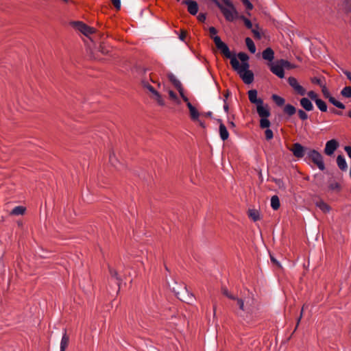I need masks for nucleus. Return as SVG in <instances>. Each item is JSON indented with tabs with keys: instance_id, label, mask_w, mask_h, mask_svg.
Listing matches in <instances>:
<instances>
[{
	"instance_id": "nucleus-42",
	"label": "nucleus",
	"mask_w": 351,
	"mask_h": 351,
	"mask_svg": "<svg viewBox=\"0 0 351 351\" xmlns=\"http://www.w3.org/2000/svg\"><path fill=\"white\" fill-rule=\"evenodd\" d=\"M341 94L345 97H351V89H342Z\"/></svg>"
},
{
	"instance_id": "nucleus-64",
	"label": "nucleus",
	"mask_w": 351,
	"mask_h": 351,
	"mask_svg": "<svg viewBox=\"0 0 351 351\" xmlns=\"http://www.w3.org/2000/svg\"><path fill=\"white\" fill-rule=\"evenodd\" d=\"M348 114L349 117L351 118V111H349Z\"/></svg>"
},
{
	"instance_id": "nucleus-15",
	"label": "nucleus",
	"mask_w": 351,
	"mask_h": 351,
	"mask_svg": "<svg viewBox=\"0 0 351 351\" xmlns=\"http://www.w3.org/2000/svg\"><path fill=\"white\" fill-rule=\"evenodd\" d=\"M300 106L306 111H311L313 110V105L311 101L307 97H302L300 100Z\"/></svg>"
},
{
	"instance_id": "nucleus-7",
	"label": "nucleus",
	"mask_w": 351,
	"mask_h": 351,
	"mask_svg": "<svg viewBox=\"0 0 351 351\" xmlns=\"http://www.w3.org/2000/svg\"><path fill=\"white\" fill-rule=\"evenodd\" d=\"M72 24L76 29L80 31L86 36H89L90 35L96 32V29L95 28L89 27L82 22L76 21L73 22Z\"/></svg>"
},
{
	"instance_id": "nucleus-5",
	"label": "nucleus",
	"mask_w": 351,
	"mask_h": 351,
	"mask_svg": "<svg viewBox=\"0 0 351 351\" xmlns=\"http://www.w3.org/2000/svg\"><path fill=\"white\" fill-rule=\"evenodd\" d=\"M147 96L155 101L158 106L164 107L166 105L165 95L159 92L158 89H147Z\"/></svg>"
},
{
	"instance_id": "nucleus-34",
	"label": "nucleus",
	"mask_w": 351,
	"mask_h": 351,
	"mask_svg": "<svg viewBox=\"0 0 351 351\" xmlns=\"http://www.w3.org/2000/svg\"><path fill=\"white\" fill-rule=\"evenodd\" d=\"M317 207L324 213H328L330 210V206L324 202H319L317 204Z\"/></svg>"
},
{
	"instance_id": "nucleus-48",
	"label": "nucleus",
	"mask_w": 351,
	"mask_h": 351,
	"mask_svg": "<svg viewBox=\"0 0 351 351\" xmlns=\"http://www.w3.org/2000/svg\"><path fill=\"white\" fill-rule=\"evenodd\" d=\"M186 36V32L182 29L179 38L180 40H184Z\"/></svg>"
},
{
	"instance_id": "nucleus-17",
	"label": "nucleus",
	"mask_w": 351,
	"mask_h": 351,
	"mask_svg": "<svg viewBox=\"0 0 351 351\" xmlns=\"http://www.w3.org/2000/svg\"><path fill=\"white\" fill-rule=\"evenodd\" d=\"M110 281L117 286H120L121 278L119 277L118 274L114 269H110Z\"/></svg>"
},
{
	"instance_id": "nucleus-18",
	"label": "nucleus",
	"mask_w": 351,
	"mask_h": 351,
	"mask_svg": "<svg viewBox=\"0 0 351 351\" xmlns=\"http://www.w3.org/2000/svg\"><path fill=\"white\" fill-rule=\"evenodd\" d=\"M337 166L338 167L342 170V171H346L347 169H348V165H347V162L346 161V159L345 158L341 156V155H339L337 158Z\"/></svg>"
},
{
	"instance_id": "nucleus-49",
	"label": "nucleus",
	"mask_w": 351,
	"mask_h": 351,
	"mask_svg": "<svg viewBox=\"0 0 351 351\" xmlns=\"http://www.w3.org/2000/svg\"><path fill=\"white\" fill-rule=\"evenodd\" d=\"M344 150L347 153V154L349 156V158H351V147L350 146H346L344 147Z\"/></svg>"
},
{
	"instance_id": "nucleus-27",
	"label": "nucleus",
	"mask_w": 351,
	"mask_h": 351,
	"mask_svg": "<svg viewBox=\"0 0 351 351\" xmlns=\"http://www.w3.org/2000/svg\"><path fill=\"white\" fill-rule=\"evenodd\" d=\"M169 98L176 104H181V100L180 99V97H178V95L174 93L172 90H169Z\"/></svg>"
},
{
	"instance_id": "nucleus-30",
	"label": "nucleus",
	"mask_w": 351,
	"mask_h": 351,
	"mask_svg": "<svg viewBox=\"0 0 351 351\" xmlns=\"http://www.w3.org/2000/svg\"><path fill=\"white\" fill-rule=\"evenodd\" d=\"M25 208L23 206H18L14 207L11 211V214L14 215H21L24 214Z\"/></svg>"
},
{
	"instance_id": "nucleus-37",
	"label": "nucleus",
	"mask_w": 351,
	"mask_h": 351,
	"mask_svg": "<svg viewBox=\"0 0 351 351\" xmlns=\"http://www.w3.org/2000/svg\"><path fill=\"white\" fill-rule=\"evenodd\" d=\"M288 81L289 85L293 88H302V86L298 84L295 78L291 77L289 78Z\"/></svg>"
},
{
	"instance_id": "nucleus-4",
	"label": "nucleus",
	"mask_w": 351,
	"mask_h": 351,
	"mask_svg": "<svg viewBox=\"0 0 351 351\" xmlns=\"http://www.w3.org/2000/svg\"><path fill=\"white\" fill-rule=\"evenodd\" d=\"M213 38L217 48L221 51V53L226 58H229L230 60V64H232V59L237 58L235 55L231 54L228 45L221 40L219 36H213Z\"/></svg>"
},
{
	"instance_id": "nucleus-32",
	"label": "nucleus",
	"mask_w": 351,
	"mask_h": 351,
	"mask_svg": "<svg viewBox=\"0 0 351 351\" xmlns=\"http://www.w3.org/2000/svg\"><path fill=\"white\" fill-rule=\"evenodd\" d=\"M328 189L330 191H339L340 189H341V186H340V184L334 181V180H332L330 183H329V185H328Z\"/></svg>"
},
{
	"instance_id": "nucleus-3",
	"label": "nucleus",
	"mask_w": 351,
	"mask_h": 351,
	"mask_svg": "<svg viewBox=\"0 0 351 351\" xmlns=\"http://www.w3.org/2000/svg\"><path fill=\"white\" fill-rule=\"evenodd\" d=\"M306 160H311L321 171H324L326 169L322 155L314 149L310 148L308 150Z\"/></svg>"
},
{
	"instance_id": "nucleus-16",
	"label": "nucleus",
	"mask_w": 351,
	"mask_h": 351,
	"mask_svg": "<svg viewBox=\"0 0 351 351\" xmlns=\"http://www.w3.org/2000/svg\"><path fill=\"white\" fill-rule=\"evenodd\" d=\"M219 136L222 141H226L229 137V132L225 126V125L222 123H220L219 128Z\"/></svg>"
},
{
	"instance_id": "nucleus-26",
	"label": "nucleus",
	"mask_w": 351,
	"mask_h": 351,
	"mask_svg": "<svg viewBox=\"0 0 351 351\" xmlns=\"http://www.w3.org/2000/svg\"><path fill=\"white\" fill-rule=\"evenodd\" d=\"M245 44L251 53H254L256 52V46L250 38H245Z\"/></svg>"
},
{
	"instance_id": "nucleus-35",
	"label": "nucleus",
	"mask_w": 351,
	"mask_h": 351,
	"mask_svg": "<svg viewBox=\"0 0 351 351\" xmlns=\"http://www.w3.org/2000/svg\"><path fill=\"white\" fill-rule=\"evenodd\" d=\"M270 121H269L268 119V117H264V118H261V121H260V127L261 128H267L268 129V128L270 126Z\"/></svg>"
},
{
	"instance_id": "nucleus-40",
	"label": "nucleus",
	"mask_w": 351,
	"mask_h": 351,
	"mask_svg": "<svg viewBox=\"0 0 351 351\" xmlns=\"http://www.w3.org/2000/svg\"><path fill=\"white\" fill-rule=\"evenodd\" d=\"M298 114L300 119L302 121H305L308 119V114H306V112H304L302 110H298Z\"/></svg>"
},
{
	"instance_id": "nucleus-62",
	"label": "nucleus",
	"mask_w": 351,
	"mask_h": 351,
	"mask_svg": "<svg viewBox=\"0 0 351 351\" xmlns=\"http://www.w3.org/2000/svg\"><path fill=\"white\" fill-rule=\"evenodd\" d=\"M207 114V116H211L212 112H207V114Z\"/></svg>"
},
{
	"instance_id": "nucleus-47",
	"label": "nucleus",
	"mask_w": 351,
	"mask_h": 351,
	"mask_svg": "<svg viewBox=\"0 0 351 351\" xmlns=\"http://www.w3.org/2000/svg\"><path fill=\"white\" fill-rule=\"evenodd\" d=\"M112 3L117 10H120V8H121L120 0H112Z\"/></svg>"
},
{
	"instance_id": "nucleus-56",
	"label": "nucleus",
	"mask_w": 351,
	"mask_h": 351,
	"mask_svg": "<svg viewBox=\"0 0 351 351\" xmlns=\"http://www.w3.org/2000/svg\"><path fill=\"white\" fill-rule=\"evenodd\" d=\"M303 310H304V308H302V311H301L300 315V317H298V321H297V326H298V324H299V323H300V320H301V318H302V317Z\"/></svg>"
},
{
	"instance_id": "nucleus-25",
	"label": "nucleus",
	"mask_w": 351,
	"mask_h": 351,
	"mask_svg": "<svg viewBox=\"0 0 351 351\" xmlns=\"http://www.w3.org/2000/svg\"><path fill=\"white\" fill-rule=\"evenodd\" d=\"M311 81L314 86H319L321 88H326V83L323 78L313 77L311 79Z\"/></svg>"
},
{
	"instance_id": "nucleus-55",
	"label": "nucleus",
	"mask_w": 351,
	"mask_h": 351,
	"mask_svg": "<svg viewBox=\"0 0 351 351\" xmlns=\"http://www.w3.org/2000/svg\"><path fill=\"white\" fill-rule=\"evenodd\" d=\"M331 112H332V113H334L335 114H337V115H341L342 114L341 112L337 111V110H336L335 109L331 110Z\"/></svg>"
},
{
	"instance_id": "nucleus-52",
	"label": "nucleus",
	"mask_w": 351,
	"mask_h": 351,
	"mask_svg": "<svg viewBox=\"0 0 351 351\" xmlns=\"http://www.w3.org/2000/svg\"><path fill=\"white\" fill-rule=\"evenodd\" d=\"M299 95H304L306 93V89H295Z\"/></svg>"
},
{
	"instance_id": "nucleus-23",
	"label": "nucleus",
	"mask_w": 351,
	"mask_h": 351,
	"mask_svg": "<svg viewBox=\"0 0 351 351\" xmlns=\"http://www.w3.org/2000/svg\"><path fill=\"white\" fill-rule=\"evenodd\" d=\"M271 98L273 99V101H274V103L276 104V106H279V107H282L283 106H285V99L279 96V95H273L271 96Z\"/></svg>"
},
{
	"instance_id": "nucleus-58",
	"label": "nucleus",
	"mask_w": 351,
	"mask_h": 351,
	"mask_svg": "<svg viewBox=\"0 0 351 351\" xmlns=\"http://www.w3.org/2000/svg\"><path fill=\"white\" fill-rule=\"evenodd\" d=\"M90 58H93V59H94V60H99V58H98L97 57H96V56L93 54V51H90Z\"/></svg>"
},
{
	"instance_id": "nucleus-6",
	"label": "nucleus",
	"mask_w": 351,
	"mask_h": 351,
	"mask_svg": "<svg viewBox=\"0 0 351 351\" xmlns=\"http://www.w3.org/2000/svg\"><path fill=\"white\" fill-rule=\"evenodd\" d=\"M184 89H179L180 95L189 110L190 117L193 121H199V112L198 110L191 104L188 97L184 93Z\"/></svg>"
},
{
	"instance_id": "nucleus-44",
	"label": "nucleus",
	"mask_w": 351,
	"mask_h": 351,
	"mask_svg": "<svg viewBox=\"0 0 351 351\" xmlns=\"http://www.w3.org/2000/svg\"><path fill=\"white\" fill-rule=\"evenodd\" d=\"M308 96L314 101H315V99H319L318 97H317V95L316 93H315L314 91L311 90V91H309L308 93H307Z\"/></svg>"
},
{
	"instance_id": "nucleus-11",
	"label": "nucleus",
	"mask_w": 351,
	"mask_h": 351,
	"mask_svg": "<svg viewBox=\"0 0 351 351\" xmlns=\"http://www.w3.org/2000/svg\"><path fill=\"white\" fill-rule=\"evenodd\" d=\"M268 65L269 66L270 71L274 74H275L280 78H282L284 77V70L278 61L272 63H269Z\"/></svg>"
},
{
	"instance_id": "nucleus-38",
	"label": "nucleus",
	"mask_w": 351,
	"mask_h": 351,
	"mask_svg": "<svg viewBox=\"0 0 351 351\" xmlns=\"http://www.w3.org/2000/svg\"><path fill=\"white\" fill-rule=\"evenodd\" d=\"M234 300H235L237 302V304L239 306V308H240V310H241L243 311H246V309L245 308V306H244V302L242 299L235 297V299Z\"/></svg>"
},
{
	"instance_id": "nucleus-29",
	"label": "nucleus",
	"mask_w": 351,
	"mask_h": 351,
	"mask_svg": "<svg viewBox=\"0 0 351 351\" xmlns=\"http://www.w3.org/2000/svg\"><path fill=\"white\" fill-rule=\"evenodd\" d=\"M249 217L254 221H256L260 219L259 212L256 209L249 210Z\"/></svg>"
},
{
	"instance_id": "nucleus-31",
	"label": "nucleus",
	"mask_w": 351,
	"mask_h": 351,
	"mask_svg": "<svg viewBox=\"0 0 351 351\" xmlns=\"http://www.w3.org/2000/svg\"><path fill=\"white\" fill-rule=\"evenodd\" d=\"M238 58L241 61L240 65H243L244 64H248L247 61L249 60V56L244 52H240L237 55Z\"/></svg>"
},
{
	"instance_id": "nucleus-14",
	"label": "nucleus",
	"mask_w": 351,
	"mask_h": 351,
	"mask_svg": "<svg viewBox=\"0 0 351 351\" xmlns=\"http://www.w3.org/2000/svg\"><path fill=\"white\" fill-rule=\"evenodd\" d=\"M262 57L264 60L269 61V63H272V61L274 59V50L270 47H267L263 51Z\"/></svg>"
},
{
	"instance_id": "nucleus-54",
	"label": "nucleus",
	"mask_w": 351,
	"mask_h": 351,
	"mask_svg": "<svg viewBox=\"0 0 351 351\" xmlns=\"http://www.w3.org/2000/svg\"><path fill=\"white\" fill-rule=\"evenodd\" d=\"M224 103H225V104H224V105H223V110H224V111H225L226 112H227V113H228V109H229V108H228V105L226 104V100H225V99H224Z\"/></svg>"
},
{
	"instance_id": "nucleus-12",
	"label": "nucleus",
	"mask_w": 351,
	"mask_h": 351,
	"mask_svg": "<svg viewBox=\"0 0 351 351\" xmlns=\"http://www.w3.org/2000/svg\"><path fill=\"white\" fill-rule=\"evenodd\" d=\"M256 111L261 118L269 117L270 116V112L267 104H259L256 105Z\"/></svg>"
},
{
	"instance_id": "nucleus-63",
	"label": "nucleus",
	"mask_w": 351,
	"mask_h": 351,
	"mask_svg": "<svg viewBox=\"0 0 351 351\" xmlns=\"http://www.w3.org/2000/svg\"><path fill=\"white\" fill-rule=\"evenodd\" d=\"M198 121L199 122V124H200L202 127H204V124H203V123H202V121H200L199 120Z\"/></svg>"
},
{
	"instance_id": "nucleus-1",
	"label": "nucleus",
	"mask_w": 351,
	"mask_h": 351,
	"mask_svg": "<svg viewBox=\"0 0 351 351\" xmlns=\"http://www.w3.org/2000/svg\"><path fill=\"white\" fill-rule=\"evenodd\" d=\"M232 66L238 73L240 77L246 84H250L254 80V74L249 69V64L240 65L237 58L232 59Z\"/></svg>"
},
{
	"instance_id": "nucleus-20",
	"label": "nucleus",
	"mask_w": 351,
	"mask_h": 351,
	"mask_svg": "<svg viewBox=\"0 0 351 351\" xmlns=\"http://www.w3.org/2000/svg\"><path fill=\"white\" fill-rule=\"evenodd\" d=\"M283 112L289 117H291L296 112V108L293 105L288 104L284 106Z\"/></svg>"
},
{
	"instance_id": "nucleus-22",
	"label": "nucleus",
	"mask_w": 351,
	"mask_h": 351,
	"mask_svg": "<svg viewBox=\"0 0 351 351\" xmlns=\"http://www.w3.org/2000/svg\"><path fill=\"white\" fill-rule=\"evenodd\" d=\"M280 206V199L277 195H274L271 198V207L277 210Z\"/></svg>"
},
{
	"instance_id": "nucleus-39",
	"label": "nucleus",
	"mask_w": 351,
	"mask_h": 351,
	"mask_svg": "<svg viewBox=\"0 0 351 351\" xmlns=\"http://www.w3.org/2000/svg\"><path fill=\"white\" fill-rule=\"evenodd\" d=\"M278 62L281 65V66L282 67L283 69L285 68H287V69H291V64L287 60L281 59L280 60H278Z\"/></svg>"
},
{
	"instance_id": "nucleus-9",
	"label": "nucleus",
	"mask_w": 351,
	"mask_h": 351,
	"mask_svg": "<svg viewBox=\"0 0 351 351\" xmlns=\"http://www.w3.org/2000/svg\"><path fill=\"white\" fill-rule=\"evenodd\" d=\"M339 147V143L335 139H331L326 142L324 154L327 156H332Z\"/></svg>"
},
{
	"instance_id": "nucleus-2",
	"label": "nucleus",
	"mask_w": 351,
	"mask_h": 351,
	"mask_svg": "<svg viewBox=\"0 0 351 351\" xmlns=\"http://www.w3.org/2000/svg\"><path fill=\"white\" fill-rule=\"evenodd\" d=\"M221 1V3L219 5L218 8L223 13L225 19L228 21H232L238 18L239 13L232 1L230 0Z\"/></svg>"
},
{
	"instance_id": "nucleus-36",
	"label": "nucleus",
	"mask_w": 351,
	"mask_h": 351,
	"mask_svg": "<svg viewBox=\"0 0 351 351\" xmlns=\"http://www.w3.org/2000/svg\"><path fill=\"white\" fill-rule=\"evenodd\" d=\"M109 160L112 165L115 167L117 169H119V167L117 166V163H119V162H118L117 157L114 153L110 154V155L109 156Z\"/></svg>"
},
{
	"instance_id": "nucleus-53",
	"label": "nucleus",
	"mask_w": 351,
	"mask_h": 351,
	"mask_svg": "<svg viewBox=\"0 0 351 351\" xmlns=\"http://www.w3.org/2000/svg\"><path fill=\"white\" fill-rule=\"evenodd\" d=\"M198 19L200 21H204L206 19V16L204 14H199L198 16Z\"/></svg>"
},
{
	"instance_id": "nucleus-28",
	"label": "nucleus",
	"mask_w": 351,
	"mask_h": 351,
	"mask_svg": "<svg viewBox=\"0 0 351 351\" xmlns=\"http://www.w3.org/2000/svg\"><path fill=\"white\" fill-rule=\"evenodd\" d=\"M169 80L171 81L173 86H174L176 88H180L181 87V83L176 78V77L170 73L168 75Z\"/></svg>"
},
{
	"instance_id": "nucleus-24",
	"label": "nucleus",
	"mask_w": 351,
	"mask_h": 351,
	"mask_svg": "<svg viewBox=\"0 0 351 351\" xmlns=\"http://www.w3.org/2000/svg\"><path fill=\"white\" fill-rule=\"evenodd\" d=\"M317 107L322 111V112H326L327 111V105L321 99H316L315 101Z\"/></svg>"
},
{
	"instance_id": "nucleus-41",
	"label": "nucleus",
	"mask_w": 351,
	"mask_h": 351,
	"mask_svg": "<svg viewBox=\"0 0 351 351\" xmlns=\"http://www.w3.org/2000/svg\"><path fill=\"white\" fill-rule=\"evenodd\" d=\"M265 138L267 140H271V138H273V136H274V134H273V132L270 129H266L265 132Z\"/></svg>"
},
{
	"instance_id": "nucleus-13",
	"label": "nucleus",
	"mask_w": 351,
	"mask_h": 351,
	"mask_svg": "<svg viewBox=\"0 0 351 351\" xmlns=\"http://www.w3.org/2000/svg\"><path fill=\"white\" fill-rule=\"evenodd\" d=\"M249 100L251 103L256 105L263 104V100L261 98H257L256 89H250L248 91Z\"/></svg>"
},
{
	"instance_id": "nucleus-33",
	"label": "nucleus",
	"mask_w": 351,
	"mask_h": 351,
	"mask_svg": "<svg viewBox=\"0 0 351 351\" xmlns=\"http://www.w3.org/2000/svg\"><path fill=\"white\" fill-rule=\"evenodd\" d=\"M252 32L254 34V36L256 39H261L262 37L261 29L258 27V25H256L254 28L252 29Z\"/></svg>"
},
{
	"instance_id": "nucleus-60",
	"label": "nucleus",
	"mask_w": 351,
	"mask_h": 351,
	"mask_svg": "<svg viewBox=\"0 0 351 351\" xmlns=\"http://www.w3.org/2000/svg\"><path fill=\"white\" fill-rule=\"evenodd\" d=\"M229 124L232 128L235 127V124L232 121H229Z\"/></svg>"
},
{
	"instance_id": "nucleus-10",
	"label": "nucleus",
	"mask_w": 351,
	"mask_h": 351,
	"mask_svg": "<svg viewBox=\"0 0 351 351\" xmlns=\"http://www.w3.org/2000/svg\"><path fill=\"white\" fill-rule=\"evenodd\" d=\"M322 91L325 97L328 98L329 102L331 103L333 106L340 109H344L346 108L345 105L343 103H341V101H339L338 99H337L335 97H332L330 95L329 89H322Z\"/></svg>"
},
{
	"instance_id": "nucleus-21",
	"label": "nucleus",
	"mask_w": 351,
	"mask_h": 351,
	"mask_svg": "<svg viewBox=\"0 0 351 351\" xmlns=\"http://www.w3.org/2000/svg\"><path fill=\"white\" fill-rule=\"evenodd\" d=\"M188 11L192 15H195L198 12V5L196 1H193L187 5Z\"/></svg>"
},
{
	"instance_id": "nucleus-19",
	"label": "nucleus",
	"mask_w": 351,
	"mask_h": 351,
	"mask_svg": "<svg viewBox=\"0 0 351 351\" xmlns=\"http://www.w3.org/2000/svg\"><path fill=\"white\" fill-rule=\"evenodd\" d=\"M69 341V337L66 334V330L63 333L61 341H60V351H65L66 348L68 346Z\"/></svg>"
},
{
	"instance_id": "nucleus-51",
	"label": "nucleus",
	"mask_w": 351,
	"mask_h": 351,
	"mask_svg": "<svg viewBox=\"0 0 351 351\" xmlns=\"http://www.w3.org/2000/svg\"><path fill=\"white\" fill-rule=\"evenodd\" d=\"M99 51L103 53V54H106L108 53V51L105 49L104 46L101 44L100 46H99Z\"/></svg>"
},
{
	"instance_id": "nucleus-61",
	"label": "nucleus",
	"mask_w": 351,
	"mask_h": 351,
	"mask_svg": "<svg viewBox=\"0 0 351 351\" xmlns=\"http://www.w3.org/2000/svg\"><path fill=\"white\" fill-rule=\"evenodd\" d=\"M271 260L272 262L274 263H276L277 264H278V263L277 262V261L272 256H271Z\"/></svg>"
},
{
	"instance_id": "nucleus-46",
	"label": "nucleus",
	"mask_w": 351,
	"mask_h": 351,
	"mask_svg": "<svg viewBox=\"0 0 351 351\" xmlns=\"http://www.w3.org/2000/svg\"><path fill=\"white\" fill-rule=\"evenodd\" d=\"M222 291H223V293L226 296H227L228 298H229L230 299H232V300H234V299H235V297H234L233 295H232L231 293H230L227 289L223 288V289H222Z\"/></svg>"
},
{
	"instance_id": "nucleus-59",
	"label": "nucleus",
	"mask_w": 351,
	"mask_h": 351,
	"mask_svg": "<svg viewBox=\"0 0 351 351\" xmlns=\"http://www.w3.org/2000/svg\"><path fill=\"white\" fill-rule=\"evenodd\" d=\"M193 1H191V0H184L182 1V3L183 4H185V5H188L190 3L193 2Z\"/></svg>"
},
{
	"instance_id": "nucleus-8",
	"label": "nucleus",
	"mask_w": 351,
	"mask_h": 351,
	"mask_svg": "<svg viewBox=\"0 0 351 351\" xmlns=\"http://www.w3.org/2000/svg\"><path fill=\"white\" fill-rule=\"evenodd\" d=\"M310 147H306L302 146L299 143H295L293 144V147L291 149L294 156L298 158H301L304 156H306L308 150H309Z\"/></svg>"
},
{
	"instance_id": "nucleus-43",
	"label": "nucleus",
	"mask_w": 351,
	"mask_h": 351,
	"mask_svg": "<svg viewBox=\"0 0 351 351\" xmlns=\"http://www.w3.org/2000/svg\"><path fill=\"white\" fill-rule=\"evenodd\" d=\"M241 19H242L244 21V23L245 25V26L248 28V29H252V23H251V21L246 19L245 17L244 16H241Z\"/></svg>"
},
{
	"instance_id": "nucleus-45",
	"label": "nucleus",
	"mask_w": 351,
	"mask_h": 351,
	"mask_svg": "<svg viewBox=\"0 0 351 351\" xmlns=\"http://www.w3.org/2000/svg\"><path fill=\"white\" fill-rule=\"evenodd\" d=\"M241 1L245 5L247 10H251L253 9V5L250 2L249 0H241Z\"/></svg>"
},
{
	"instance_id": "nucleus-57",
	"label": "nucleus",
	"mask_w": 351,
	"mask_h": 351,
	"mask_svg": "<svg viewBox=\"0 0 351 351\" xmlns=\"http://www.w3.org/2000/svg\"><path fill=\"white\" fill-rule=\"evenodd\" d=\"M178 298H179L181 300H183V301L186 302V300L184 298H181L178 295ZM192 298H193V295L191 294V295L189 296V300H187L186 302H188V303L190 302V301L193 299Z\"/></svg>"
},
{
	"instance_id": "nucleus-50",
	"label": "nucleus",
	"mask_w": 351,
	"mask_h": 351,
	"mask_svg": "<svg viewBox=\"0 0 351 351\" xmlns=\"http://www.w3.org/2000/svg\"><path fill=\"white\" fill-rule=\"evenodd\" d=\"M209 32H210V34L212 36H215V34H217V29L215 27H210L209 28Z\"/></svg>"
}]
</instances>
